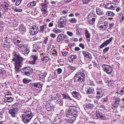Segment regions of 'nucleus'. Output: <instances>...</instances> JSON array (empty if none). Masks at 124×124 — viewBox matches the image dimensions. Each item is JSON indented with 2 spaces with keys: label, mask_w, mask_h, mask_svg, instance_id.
<instances>
[{
  "label": "nucleus",
  "mask_w": 124,
  "mask_h": 124,
  "mask_svg": "<svg viewBox=\"0 0 124 124\" xmlns=\"http://www.w3.org/2000/svg\"><path fill=\"white\" fill-rule=\"evenodd\" d=\"M112 3H108L106 5V8L108 9H112L113 8V6L111 5Z\"/></svg>",
  "instance_id": "9"
},
{
  "label": "nucleus",
  "mask_w": 124,
  "mask_h": 124,
  "mask_svg": "<svg viewBox=\"0 0 124 124\" xmlns=\"http://www.w3.org/2000/svg\"><path fill=\"white\" fill-rule=\"evenodd\" d=\"M94 89L93 88H89L88 89L87 92L89 94H90V93H92Z\"/></svg>",
  "instance_id": "18"
},
{
  "label": "nucleus",
  "mask_w": 124,
  "mask_h": 124,
  "mask_svg": "<svg viewBox=\"0 0 124 124\" xmlns=\"http://www.w3.org/2000/svg\"><path fill=\"white\" fill-rule=\"evenodd\" d=\"M0 73L3 75L4 73H5V71L3 69H0Z\"/></svg>",
  "instance_id": "26"
},
{
  "label": "nucleus",
  "mask_w": 124,
  "mask_h": 124,
  "mask_svg": "<svg viewBox=\"0 0 124 124\" xmlns=\"http://www.w3.org/2000/svg\"><path fill=\"white\" fill-rule=\"evenodd\" d=\"M84 74L82 72H78L77 74H76L75 76L74 77V78L75 79H76L78 77V78L80 77L81 76H84Z\"/></svg>",
  "instance_id": "6"
},
{
  "label": "nucleus",
  "mask_w": 124,
  "mask_h": 124,
  "mask_svg": "<svg viewBox=\"0 0 124 124\" xmlns=\"http://www.w3.org/2000/svg\"><path fill=\"white\" fill-rule=\"evenodd\" d=\"M67 34L70 36H71L73 34L72 32L68 31L67 32Z\"/></svg>",
  "instance_id": "43"
},
{
  "label": "nucleus",
  "mask_w": 124,
  "mask_h": 124,
  "mask_svg": "<svg viewBox=\"0 0 124 124\" xmlns=\"http://www.w3.org/2000/svg\"><path fill=\"white\" fill-rule=\"evenodd\" d=\"M77 56L76 55H71L70 57V58L72 59H75L76 58Z\"/></svg>",
  "instance_id": "38"
},
{
  "label": "nucleus",
  "mask_w": 124,
  "mask_h": 124,
  "mask_svg": "<svg viewBox=\"0 0 124 124\" xmlns=\"http://www.w3.org/2000/svg\"><path fill=\"white\" fill-rule=\"evenodd\" d=\"M49 58L48 57L46 56H44L43 58L41 59L42 61H44L46 62H47Z\"/></svg>",
  "instance_id": "15"
},
{
  "label": "nucleus",
  "mask_w": 124,
  "mask_h": 124,
  "mask_svg": "<svg viewBox=\"0 0 124 124\" xmlns=\"http://www.w3.org/2000/svg\"><path fill=\"white\" fill-rule=\"evenodd\" d=\"M89 0H84L83 1V4H86L88 3Z\"/></svg>",
  "instance_id": "40"
},
{
  "label": "nucleus",
  "mask_w": 124,
  "mask_h": 124,
  "mask_svg": "<svg viewBox=\"0 0 124 124\" xmlns=\"http://www.w3.org/2000/svg\"><path fill=\"white\" fill-rule=\"evenodd\" d=\"M63 39L62 38V36L61 35H59L58 37L57 41L59 42L60 40H62Z\"/></svg>",
  "instance_id": "17"
},
{
  "label": "nucleus",
  "mask_w": 124,
  "mask_h": 124,
  "mask_svg": "<svg viewBox=\"0 0 124 124\" xmlns=\"http://www.w3.org/2000/svg\"><path fill=\"white\" fill-rule=\"evenodd\" d=\"M31 57L33 59V61L32 62V64H35V62L37 58V57L35 55H32Z\"/></svg>",
  "instance_id": "14"
},
{
  "label": "nucleus",
  "mask_w": 124,
  "mask_h": 124,
  "mask_svg": "<svg viewBox=\"0 0 124 124\" xmlns=\"http://www.w3.org/2000/svg\"><path fill=\"white\" fill-rule=\"evenodd\" d=\"M29 49H26L25 50V52L26 54H27L29 53Z\"/></svg>",
  "instance_id": "44"
},
{
  "label": "nucleus",
  "mask_w": 124,
  "mask_h": 124,
  "mask_svg": "<svg viewBox=\"0 0 124 124\" xmlns=\"http://www.w3.org/2000/svg\"><path fill=\"white\" fill-rule=\"evenodd\" d=\"M21 0H18L16 3V5H19L21 3Z\"/></svg>",
  "instance_id": "32"
},
{
  "label": "nucleus",
  "mask_w": 124,
  "mask_h": 124,
  "mask_svg": "<svg viewBox=\"0 0 124 124\" xmlns=\"http://www.w3.org/2000/svg\"><path fill=\"white\" fill-rule=\"evenodd\" d=\"M47 39H48L46 37L45 38V40L44 41V42L46 44V41L47 40Z\"/></svg>",
  "instance_id": "58"
},
{
  "label": "nucleus",
  "mask_w": 124,
  "mask_h": 124,
  "mask_svg": "<svg viewBox=\"0 0 124 124\" xmlns=\"http://www.w3.org/2000/svg\"><path fill=\"white\" fill-rule=\"evenodd\" d=\"M38 12L37 10H34L32 12V13L35 15H37L38 14Z\"/></svg>",
  "instance_id": "37"
},
{
  "label": "nucleus",
  "mask_w": 124,
  "mask_h": 124,
  "mask_svg": "<svg viewBox=\"0 0 124 124\" xmlns=\"http://www.w3.org/2000/svg\"><path fill=\"white\" fill-rule=\"evenodd\" d=\"M79 46H80L82 47L83 48H84V46L82 44H79Z\"/></svg>",
  "instance_id": "50"
},
{
  "label": "nucleus",
  "mask_w": 124,
  "mask_h": 124,
  "mask_svg": "<svg viewBox=\"0 0 124 124\" xmlns=\"http://www.w3.org/2000/svg\"><path fill=\"white\" fill-rule=\"evenodd\" d=\"M72 95L76 97V98H79L80 97V95L78 93H77L76 92H74L72 93Z\"/></svg>",
  "instance_id": "7"
},
{
  "label": "nucleus",
  "mask_w": 124,
  "mask_h": 124,
  "mask_svg": "<svg viewBox=\"0 0 124 124\" xmlns=\"http://www.w3.org/2000/svg\"><path fill=\"white\" fill-rule=\"evenodd\" d=\"M7 100L8 101L11 102L13 101L12 98L11 97L7 98Z\"/></svg>",
  "instance_id": "25"
},
{
  "label": "nucleus",
  "mask_w": 124,
  "mask_h": 124,
  "mask_svg": "<svg viewBox=\"0 0 124 124\" xmlns=\"http://www.w3.org/2000/svg\"><path fill=\"white\" fill-rule=\"evenodd\" d=\"M53 26V24L52 23H50L49 24V26L50 27H51Z\"/></svg>",
  "instance_id": "61"
},
{
  "label": "nucleus",
  "mask_w": 124,
  "mask_h": 124,
  "mask_svg": "<svg viewBox=\"0 0 124 124\" xmlns=\"http://www.w3.org/2000/svg\"><path fill=\"white\" fill-rule=\"evenodd\" d=\"M42 11L45 13H46V9H42Z\"/></svg>",
  "instance_id": "54"
},
{
  "label": "nucleus",
  "mask_w": 124,
  "mask_h": 124,
  "mask_svg": "<svg viewBox=\"0 0 124 124\" xmlns=\"http://www.w3.org/2000/svg\"><path fill=\"white\" fill-rule=\"evenodd\" d=\"M108 50V47H107L104 49L103 50V51H107Z\"/></svg>",
  "instance_id": "52"
},
{
  "label": "nucleus",
  "mask_w": 124,
  "mask_h": 124,
  "mask_svg": "<svg viewBox=\"0 0 124 124\" xmlns=\"http://www.w3.org/2000/svg\"><path fill=\"white\" fill-rule=\"evenodd\" d=\"M40 30L42 31V32H43V31L44 28V27L43 26H41L40 27Z\"/></svg>",
  "instance_id": "41"
},
{
  "label": "nucleus",
  "mask_w": 124,
  "mask_h": 124,
  "mask_svg": "<svg viewBox=\"0 0 124 124\" xmlns=\"http://www.w3.org/2000/svg\"><path fill=\"white\" fill-rule=\"evenodd\" d=\"M25 74L26 75H27L28 76H29V75H30V73L28 72H25Z\"/></svg>",
  "instance_id": "57"
},
{
  "label": "nucleus",
  "mask_w": 124,
  "mask_h": 124,
  "mask_svg": "<svg viewBox=\"0 0 124 124\" xmlns=\"http://www.w3.org/2000/svg\"><path fill=\"white\" fill-rule=\"evenodd\" d=\"M119 104L121 105V104H124V99H119Z\"/></svg>",
  "instance_id": "16"
},
{
  "label": "nucleus",
  "mask_w": 124,
  "mask_h": 124,
  "mask_svg": "<svg viewBox=\"0 0 124 124\" xmlns=\"http://www.w3.org/2000/svg\"><path fill=\"white\" fill-rule=\"evenodd\" d=\"M102 91L101 89H99L97 92V95H99V97H101L103 95Z\"/></svg>",
  "instance_id": "10"
},
{
  "label": "nucleus",
  "mask_w": 124,
  "mask_h": 124,
  "mask_svg": "<svg viewBox=\"0 0 124 124\" xmlns=\"http://www.w3.org/2000/svg\"><path fill=\"white\" fill-rule=\"evenodd\" d=\"M100 118H101V119H104L105 117L101 115Z\"/></svg>",
  "instance_id": "60"
},
{
  "label": "nucleus",
  "mask_w": 124,
  "mask_h": 124,
  "mask_svg": "<svg viewBox=\"0 0 124 124\" xmlns=\"http://www.w3.org/2000/svg\"><path fill=\"white\" fill-rule=\"evenodd\" d=\"M89 23L90 24H92L94 23V22L92 21L91 20H90V21H89Z\"/></svg>",
  "instance_id": "56"
},
{
  "label": "nucleus",
  "mask_w": 124,
  "mask_h": 124,
  "mask_svg": "<svg viewBox=\"0 0 124 124\" xmlns=\"http://www.w3.org/2000/svg\"><path fill=\"white\" fill-rule=\"evenodd\" d=\"M47 74V73L46 72H44L42 74H41L39 76H43V78L44 77H45L46 76V75Z\"/></svg>",
  "instance_id": "31"
},
{
  "label": "nucleus",
  "mask_w": 124,
  "mask_h": 124,
  "mask_svg": "<svg viewBox=\"0 0 124 124\" xmlns=\"http://www.w3.org/2000/svg\"><path fill=\"white\" fill-rule=\"evenodd\" d=\"M85 34L86 36V37L87 38V40L88 41L90 40V35L89 34L87 30H85Z\"/></svg>",
  "instance_id": "8"
},
{
  "label": "nucleus",
  "mask_w": 124,
  "mask_h": 124,
  "mask_svg": "<svg viewBox=\"0 0 124 124\" xmlns=\"http://www.w3.org/2000/svg\"><path fill=\"white\" fill-rule=\"evenodd\" d=\"M57 71L59 73H60L62 72V70L61 69L59 68L57 70Z\"/></svg>",
  "instance_id": "42"
},
{
  "label": "nucleus",
  "mask_w": 124,
  "mask_h": 124,
  "mask_svg": "<svg viewBox=\"0 0 124 124\" xmlns=\"http://www.w3.org/2000/svg\"><path fill=\"white\" fill-rule=\"evenodd\" d=\"M18 46L20 47H24V45L23 44H20V45H18Z\"/></svg>",
  "instance_id": "51"
},
{
  "label": "nucleus",
  "mask_w": 124,
  "mask_h": 124,
  "mask_svg": "<svg viewBox=\"0 0 124 124\" xmlns=\"http://www.w3.org/2000/svg\"><path fill=\"white\" fill-rule=\"evenodd\" d=\"M22 58L19 56H18L15 59H13V61L15 62V68L16 71H19L20 70V69L21 66V64L22 62Z\"/></svg>",
  "instance_id": "1"
},
{
  "label": "nucleus",
  "mask_w": 124,
  "mask_h": 124,
  "mask_svg": "<svg viewBox=\"0 0 124 124\" xmlns=\"http://www.w3.org/2000/svg\"><path fill=\"white\" fill-rule=\"evenodd\" d=\"M112 38V37H111L109 40H108L105 41V42L107 45L111 41Z\"/></svg>",
  "instance_id": "22"
},
{
  "label": "nucleus",
  "mask_w": 124,
  "mask_h": 124,
  "mask_svg": "<svg viewBox=\"0 0 124 124\" xmlns=\"http://www.w3.org/2000/svg\"><path fill=\"white\" fill-rule=\"evenodd\" d=\"M46 107L47 110L49 111L51 110L52 108V107L51 106L50 104H48L46 105Z\"/></svg>",
  "instance_id": "12"
},
{
  "label": "nucleus",
  "mask_w": 124,
  "mask_h": 124,
  "mask_svg": "<svg viewBox=\"0 0 124 124\" xmlns=\"http://www.w3.org/2000/svg\"><path fill=\"white\" fill-rule=\"evenodd\" d=\"M104 70L107 73H110L112 72V69L109 66L106 64H103L102 66Z\"/></svg>",
  "instance_id": "4"
},
{
  "label": "nucleus",
  "mask_w": 124,
  "mask_h": 124,
  "mask_svg": "<svg viewBox=\"0 0 124 124\" xmlns=\"http://www.w3.org/2000/svg\"><path fill=\"white\" fill-rule=\"evenodd\" d=\"M54 31L56 33H57L61 32L60 30L57 29H54Z\"/></svg>",
  "instance_id": "23"
},
{
  "label": "nucleus",
  "mask_w": 124,
  "mask_h": 124,
  "mask_svg": "<svg viewBox=\"0 0 124 124\" xmlns=\"http://www.w3.org/2000/svg\"><path fill=\"white\" fill-rule=\"evenodd\" d=\"M36 2L35 1H32L29 4H28V5H31V6H35L36 5Z\"/></svg>",
  "instance_id": "20"
},
{
  "label": "nucleus",
  "mask_w": 124,
  "mask_h": 124,
  "mask_svg": "<svg viewBox=\"0 0 124 124\" xmlns=\"http://www.w3.org/2000/svg\"><path fill=\"white\" fill-rule=\"evenodd\" d=\"M116 5V4L115 3H112L111 5H113V7H115Z\"/></svg>",
  "instance_id": "64"
},
{
  "label": "nucleus",
  "mask_w": 124,
  "mask_h": 124,
  "mask_svg": "<svg viewBox=\"0 0 124 124\" xmlns=\"http://www.w3.org/2000/svg\"><path fill=\"white\" fill-rule=\"evenodd\" d=\"M106 45H107V44H106V43L105 42L102 44L100 46V47L101 48H102L104 46Z\"/></svg>",
  "instance_id": "34"
},
{
  "label": "nucleus",
  "mask_w": 124,
  "mask_h": 124,
  "mask_svg": "<svg viewBox=\"0 0 124 124\" xmlns=\"http://www.w3.org/2000/svg\"><path fill=\"white\" fill-rule=\"evenodd\" d=\"M70 108L68 110V113L67 116L68 117L69 115H70L72 116H76L77 113L76 108L74 107H70Z\"/></svg>",
  "instance_id": "2"
},
{
  "label": "nucleus",
  "mask_w": 124,
  "mask_h": 124,
  "mask_svg": "<svg viewBox=\"0 0 124 124\" xmlns=\"http://www.w3.org/2000/svg\"><path fill=\"white\" fill-rule=\"evenodd\" d=\"M84 76H81L80 77L78 78V80H81L82 79V81H84Z\"/></svg>",
  "instance_id": "30"
},
{
  "label": "nucleus",
  "mask_w": 124,
  "mask_h": 124,
  "mask_svg": "<svg viewBox=\"0 0 124 124\" xmlns=\"http://www.w3.org/2000/svg\"><path fill=\"white\" fill-rule=\"evenodd\" d=\"M9 96V94H7L5 95V97H6V98H7V97H10Z\"/></svg>",
  "instance_id": "63"
},
{
  "label": "nucleus",
  "mask_w": 124,
  "mask_h": 124,
  "mask_svg": "<svg viewBox=\"0 0 124 124\" xmlns=\"http://www.w3.org/2000/svg\"><path fill=\"white\" fill-rule=\"evenodd\" d=\"M73 117H71V119H70V120L67 121V122L68 123H73L74 121V120L72 119Z\"/></svg>",
  "instance_id": "28"
},
{
  "label": "nucleus",
  "mask_w": 124,
  "mask_h": 124,
  "mask_svg": "<svg viewBox=\"0 0 124 124\" xmlns=\"http://www.w3.org/2000/svg\"><path fill=\"white\" fill-rule=\"evenodd\" d=\"M25 116H26V117H26V118H28L29 120H30L31 118L32 117V116H31V115H30L28 114L27 115H24Z\"/></svg>",
  "instance_id": "19"
},
{
  "label": "nucleus",
  "mask_w": 124,
  "mask_h": 124,
  "mask_svg": "<svg viewBox=\"0 0 124 124\" xmlns=\"http://www.w3.org/2000/svg\"><path fill=\"white\" fill-rule=\"evenodd\" d=\"M26 117H26V116H25L24 115L22 116L23 121L25 123L27 122L28 121L29 119L28 118H26Z\"/></svg>",
  "instance_id": "11"
},
{
  "label": "nucleus",
  "mask_w": 124,
  "mask_h": 124,
  "mask_svg": "<svg viewBox=\"0 0 124 124\" xmlns=\"http://www.w3.org/2000/svg\"><path fill=\"white\" fill-rule=\"evenodd\" d=\"M38 28L37 26L34 25L30 29V33L33 35L35 34L38 32Z\"/></svg>",
  "instance_id": "3"
},
{
  "label": "nucleus",
  "mask_w": 124,
  "mask_h": 124,
  "mask_svg": "<svg viewBox=\"0 0 124 124\" xmlns=\"http://www.w3.org/2000/svg\"><path fill=\"white\" fill-rule=\"evenodd\" d=\"M107 15L112 16H114V14L112 12L110 11L107 12L106 13Z\"/></svg>",
  "instance_id": "13"
},
{
  "label": "nucleus",
  "mask_w": 124,
  "mask_h": 124,
  "mask_svg": "<svg viewBox=\"0 0 124 124\" xmlns=\"http://www.w3.org/2000/svg\"><path fill=\"white\" fill-rule=\"evenodd\" d=\"M93 16L92 17L91 16L89 15L88 16V18L90 20H92V18H93Z\"/></svg>",
  "instance_id": "47"
},
{
  "label": "nucleus",
  "mask_w": 124,
  "mask_h": 124,
  "mask_svg": "<svg viewBox=\"0 0 124 124\" xmlns=\"http://www.w3.org/2000/svg\"><path fill=\"white\" fill-rule=\"evenodd\" d=\"M91 20L93 22H94V21H95V18H92V20Z\"/></svg>",
  "instance_id": "62"
},
{
  "label": "nucleus",
  "mask_w": 124,
  "mask_h": 124,
  "mask_svg": "<svg viewBox=\"0 0 124 124\" xmlns=\"http://www.w3.org/2000/svg\"><path fill=\"white\" fill-rule=\"evenodd\" d=\"M75 50L76 51H78L79 50V48L78 47H76L75 48Z\"/></svg>",
  "instance_id": "59"
},
{
  "label": "nucleus",
  "mask_w": 124,
  "mask_h": 124,
  "mask_svg": "<svg viewBox=\"0 0 124 124\" xmlns=\"http://www.w3.org/2000/svg\"><path fill=\"white\" fill-rule=\"evenodd\" d=\"M59 25H58L59 27H64V25L60 23H59Z\"/></svg>",
  "instance_id": "46"
},
{
  "label": "nucleus",
  "mask_w": 124,
  "mask_h": 124,
  "mask_svg": "<svg viewBox=\"0 0 124 124\" xmlns=\"http://www.w3.org/2000/svg\"><path fill=\"white\" fill-rule=\"evenodd\" d=\"M34 86L36 87H37L39 88H40L41 87V85L39 84H38L37 83L35 84Z\"/></svg>",
  "instance_id": "21"
},
{
  "label": "nucleus",
  "mask_w": 124,
  "mask_h": 124,
  "mask_svg": "<svg viewBox=\"0 0 124 124\" xmlns=\"http://www.w3.org/2000/svg\"><path fill=\"white\" fill-rule=\"evenodd\" d=\"M62 20L60 19V20L59 21V23H60L63 25L64 22V20H62Z\"/></svg>",
  "instance_id": "33"
},
{
  "label": "nucleus",
  "mask_w": 124,
  "mask_h": 124,
  "mask_svg": "<svg viewBox=\"0 0 124 124\" xmlns=\"http://www.w3.org/2000/svg\"><path fill=\"white\" fill-rule=\"evenodd\" d=\"M119 94L121 95H123L124 93V90H122L119 91Z\"/></svg>",
  "instance_id": "39"
},
{
  "label": "nucleus",
  "mask_w": 124,
  "mask_h": 124,
  "mask_svg": "<svg viewBox=\"0 0 124 124\" xmlns=\"http://www.w3.org/2000/svg\"><path fill=\"white\" fill-rule=\"evenodd\" d=\"M96 12L99 15H101L102 14V12L98 9H96Z\"/></svg>",
  "instance_id": "24"
},
{
  "label": "nucleus",
  "mask_w": 124,
  "mask_h": 124,
  "mask_svg": "<svg viewBox=\"0 0 124 124\" xmlns=\"http://www.w3.org/2000/svg\"><path fill=\"white\" fill-rule=\"evenodd\" d=\"M50 36L52 37L53 38H54L55 36H56L54 34H51Z\"/></svg>",
  "instance_id": "49"
},
{
  "label": "nucleus",
  "mask_w": 124,
  "mask_h": 124,
  "mask_svg": "<svg viewBox=\"0 0 124 124\" xmlns=\"http://www.w3.org/2000/svg\"><path fill=\"white\" fill-rule=\"evenodd\" d=\"M30 81V80H27L25 78H24L23 80V83L26 84L29 82Z\"/></svg>",
  "instance_id": "27"
},
{
  "label": "nucleus",
  "mask_w": 124,
  "mask_h": 124,
  "mask_svg": "<svg viewBox=\"0 0 124 124\" xmlns=\"http://www.w3.org/2000/svg\"><path fill=\"white\" fill-rule=\"evenodd\" d=\"M85 57H86L87 58H89V59H91L92 58V57L91 56L90 54H89L88 53V54H87Z\"/></svg>",
  "instance_id": "29"
},
{
  "label": "nucleus",
  "mask_w": 124,
  "mask_h": 124,
  "mask_svg": "<svg viewBox=\"0 0 124 124\" xmlns=\"http://www.w3.org/2000/svg\"><path fill=\"white\" fill-rule=\"evenodd\" d=\"M22 10L21 9H15L14 11L16 12H21Z\"/></svg>",
  "instance_id": "35"
},
{
  "label": "nucleus",
  "mask_w": 124,
  "mask_h": 124,
  "mask_svg": "<svg viewBox=\"0 0 124 124\" xmlns=\"http://www.w3.org/2000/svg\"><path fill=\"white\" fill-rule=\"evenodd\" d=\"M69 118H68V117L66 119V120L67 122V121H68L69 120H70V119H71V117H70V116H69Z\"/></svg>",
  "instance_id": "53"
},
{
  "label": "nucleus",
  "mask_w": 124,
  "mask_h": 124,
  "mask_svg": "<svg viewBox=\"0 0 124 124\" xmlns=\"http://www.w3.org/2000/svg\"><path fill=\"white\" fill-rule=\"evenodd\" d=\"M58 94H57L55 96V99L56 100H57L58 98L60 99L59 97V96L58 95Z\"/></svg>",
  "instance_id": "45"
},
{
  "label": "nucleus",
  "mask_w": 124,
  "mask_h": 124,
  "mask_svg": "<svg viewBox=\"0 0 124 124\" xmlns=\"http://www.w3.org/2000/svg\"><path fill=\"white\" fill-rule=\"evenodd\" d=\"M18 111L17 109L16 108H13L10 109L9 111V113L13 117L15 116V114Z\"/></svg>",
  "instance_id": "5"
},
{
  "label": "nucleus",
  "mask_w": 124,
  "mask_h": 124,
  "mask_svg": "<svg viewBox=\"0 0 124 124\" xmlns=\"http://www.w3.org/2000/svg\"><path fill=\"white\" fill-rule=\"evenodd\" d=\"M88 53L87 52H84L83 53V55H84V56H86V55L87 54H88Z\"/></svg>",
  "instance_id": "55"
},
{
  "label": "nucleus",
  "mask_w": 124,
  "mask_h": 124,
  "mask_svg": "<svg viewBox=\"0 0 124 124\" xmlns=\"http://www.w3.org/2000/svg\"><path fill=\"white\" fill-rule=\"evenodd\" d=\"M76 19L74 18H73L70 20V22L71 23H74L76 22Z\"/></svg>",
  "instance_id": "36"
},
{
  "label": "nucleus",
  "mask_w": 124,
  "mask_h": 124,
  "mask_svg": "<svg viewBox=\"0 0 124 124\" xmlns=\"http://www.w3.org/2000/svg\"><path fill=\"white\" fill-rule=\"evenodd\" d=\"M119 99H117L115 101V103L116 104H119Z\"/></svg>",
  "instance_id": "48"
}]
</instances>
